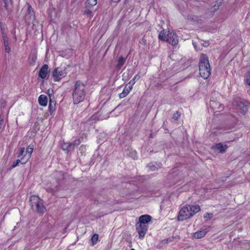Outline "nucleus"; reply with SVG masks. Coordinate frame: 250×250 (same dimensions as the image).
Here are the masks:
<instances>
[{"label":"nucleus","instance_id":"32","mask_svg":"<svg viewBox=\"0 0 250 250\" xmlns=\"http://www.w3.org/2000/svg\"><path fill=\"white\" fill-rule=\"evenodd\" d=\"M246 82L248 84L250 85V73L247 75L246 77Z\"/></svg>","mask_w":250,"mask_h":250},{"label":"nucleus","instance_id":"2","mask_svg":"<svg viewBox=\"0 0 250 250\" xmlns=\"http://www.w3.org/2000/svg\"><path fill=\"white\" fill-rule=\"evenodd\" d=\"M85 97V85L80 81H77L75 84L73 93V100L74 104L83 102Z\"/></svg>","mask_w":250,"mask_h":250},{"label":"nucleus","instance_id":"16","mask_svg":"<svg viewBox=\"0 0 250 250\" xmlns=\"http://www.w3.org/2000/svg\"><path fill=\"white\" fill-rule=\"evenodd\" d=\"M39 104L43 106H45L47 104V98L44 95H41L38 99Z\"/></svg>","mask_w":250,"mask_h":250},{"label":"nucleus","instance_id":"37","mask_svg":"<svg viewBox=\"0 0 250 250\" xmlns=\"http://www.w3.org/2000/svg\"><path fill=\"white\" fill-rule=\"evenodd\" d=\"M192 44H193V46H194V48H195L196 50H198V48H197V46H196V43H195L194 42H192Z\"/></svg>","mask_w":250,"mask_h":250},{"label":"nucleus","instance_id":"5","mask_svg":"<svg viewBox=\"0 0 250 250\" xmlns=\"http://www.w3.org/2000/svg\"><path fill=\"white\" fill-rule=\"evenodd\" d=\"M31 208L39 213L43 214L46 210L42 200L38 196L32 195L30 198Z\"/></svg>","mask_w":250,"mask_h":250},{"label":"nucleus","instance_id":"15","mask_svg":"<svg viewBox=\"0 0 250 250\" xmlns=\"http://www.w3.org/2000/svg\"><path fill=\"white\" fill-rule=\"evenodd\" d=\"M209 105L211 108L213 109V111L216 109L218 110H222L223 107L219 103H216L214 101L211 100L209 103Z\"/></svg>","mask_w":250,"mask_h":250},{"label":"nucleus","instance_id":"30","mask_svg":"<svg viewBox=\"0 0 250 250\" xmlns=\"http://www.w3.org/2000/svg\"><path fill=\"white\" fill-rule=\"evenodd\" d=\"M212 216H213L212 213H206L204 215V217L205 219H207V220L210 219L212 217Z\"/></svg>","mask_w":250,"mask_h":250},{"label":"nucleus","instance_id":"31","mask_svg":"<svg viewBox=\"0 0 250 250\" xmlns=\"http://www.w3.org/2000/svg\"><path fill=\"white\" fill-rule=\"evenodd\" d=\"M57 188L55 187L54 188H47V190L52 194L55 193L57 191Z\"/></svg>","mask_w":250,"mask_h":250},{"label":"nucleus","instance_id":"29","mask_svg":"<svg viewBox=\"0 0 250 250\" xmlns=\"http://www.w3.org/2000/svg\"><path fill=\"white\" fill-rule=\"evenodd\" d=\"M84 14L89 16L90 18L93 16V14L91 10L88 9H85L84 11Z\"/></svg>","mask_w":250,"mask_h":250},{"label":"nucleus","instance_id":"27","mask_svg":"<svg viewBox=\"0 0 250 250\" xmlns=\"http://www.w3.org/2000/svg\"><path fill=\"white\" fill-rule=\"evenodd\" d=\"M20 163V159L17 160L15 162H14L11 165V166L10 167L9 169H11L16 167H17L19 164Z\"/></svg>","mask_w":250,"mask_h":250},{"label":"nucleus","instance_id":"26","mask_svg":"<svg viewBox=\"0 0 250 250\" xmlns=\"http://www.w3.org/2000/svg\"><path fill=\"white\" fill-rule=\"evenodd\" d=\"M71 143L72 144V146L71 148L72 149H73L75 146H78L81 143V141L80 139H76Z\"/></svg>","mask_w":250,"mask_h":250},{"label":"nucleus","instance_id":"28","mask_svg":"<svg viewBox=\"0 0 250 250\" xmlns=\"http://www.w3.org/2000/svg\"><path fill=\"white\" fill-rule=\"evenodd\" d=\"M29 158L28 157H21V158L20 159V163L22 165L26 164Z\"/></svg>","mask_w":250,"mask_h":250},{"label":"nucleus","instance_id":"14","mask_svg":"<svg viewBox=\"0 0 250 250\" xmlns=\"http://www.w3.org/2000/svg\"><path fill=\"white\" fill-rule=\"evenodd\" d=\"M208 230L207 229H204L201 230H199V231H197L194 233L193 237L195 238H197V239H200V238H203V237H204L205 236V235L208 232Z\"/></svg>","mask_w":250,"mask_h":250},{"label":"nucleus","instance_id":"21","mask_svg":"<svg viewBox=\"0 0 250 250\" xmlns=\"http://www.w3.org/2000/svg\"><path fill=\"white\" fill-rule=\"evenodd\" d=\"M223 0H218L215 1L212 7V11L213 12L216 11L217 9H218L220 6L221 5L222 3Z\"/></svg>","mask_w":250,"mask_h":250},{"label":"nucleus","instance_id":"34","mask_svg":"<svg viewBox=\"0 0 250 250\" xmlns=\"http://www.w3.org/2000/svg\"><path fill=\"white\" fill-rule=\"evenodd\" d=\"M27 6L28 11L29 13L31 14V12L33 11L32 7L31 6V5L29 4H27Z\"/></svg>","mask_w":250,"mask_h":250},{"label":"nucleus","instance_id":"19","mask_svg":"<svg viewBox=\"0 0 250 250\" xmlns=\"http://www.w3.org/2000/svg\"><path fill=\"white\" fill-rule=\"evenodd\" d=\"M237 106L238 109L243 114H245L248 110L247 106L245 105L243 103L240 102Z\"/></svg>","mask_w":250,"mask_h":250},{"label":"nucleus","instance_id":"11","mask_svg":"<svg viewBox=\"0 0 250 250\" xmlns=\"http://www.w3.org/2000/svg\"><path fill=\"white\" fill-rule=\"evenodd\" d=\"M212 148L215 150L219 152H225L227 148L226 145H224L222 143H218L213 146Z\"/></svg>","mask_w":250,"mask_h":250},{"label":"nucleus","instance_id":"6","mask_svg":"<svg viewBox=\"0 0 250 250\" xmlns=\"http://www.w3.org/2000/svg\"><path fill=\"white\" fill-rule=\"evenodd\" d=\"M67 74L64 67H57L52 72V78L54 82H59L64 78Z\"/></svg>","mask_w":250,"mask_h":250},{"label":"nucleus","instance_id":"1","mask_svg":"<svg viewBox=\"0 0 250 250\" xmlns=\"http://www.w3.org/2000/svg\"><path fill=\"white\" fill-rule=\"evenodd\" d=\"M200 210V208L198 205H187L180 210L177 219L179 221H183L190 218Z\"/></svg>","mask_w":250,"mask_h":250},{"label":"nucleus","instance_id":"41","mask_svg":"<svg viewBox=\"0 0 250 250\" xmlns=\"http://www.w3.org/2000/svg\"><path fill=\"white\" fill-rule=\"evenodd\" d=\"M178 116H179V115H178ZM175 117H176V119H177L178 118V117H176V116H173V118H175Z\"/></svg>","mask_w":250,"mask_h":250},{"label":"nucleus","instance_id":"7","mask_svg":"<svg viewBox=\"0 0 250 250\" xmlns=\"http://www.w3.org/2000/svg\"><path fill=\"white\" fill-rule=\"evenodd\" d=\"M183 177L182 173L177 168L171 169V172L168 175V178L173 180L174 182H176Z\"/></svg>","mask_w":250,"mask_h":250},{"label":"nucleus","instance_id":"43","mask_svg":"<svg viewBox=\"0 0 250 250\" xmlns=\"http://www.w3.org/2000/svg\"><path fill=\"white\" fill-rule=\"evenodd\" d=\"M131 250H135L134 249H131Z\"/></svg>","mask_w":250,"mask_h":250},{"label":"nucleus","instance_id":"33","mask_svg":"<svg viewBox=\"0 0 250 250\" xmlns=\"http://www.w3.org/2000/svg\"><path fill=\"white\" fill-rule=\"evenodd\" d=\"M31 59L32 60V63H34L37 60V57L35 55H33L30 57Z\"/></svg>","mask_w":250,"mask_h":250},{"label":"nucleus","instance_id":"36","mask_svg":"<svg viewBox=\"0 0 250 250\" xmlns=\"http://www.w3.org/2000/svg\"><path fill=\"white\" fill-rule=\"evenodd\" d=\"M146 41L145 39H142L140 41V43L142 44H145L146 43Z\"/></svg>","mask_w":250,"mask_h":250},{"label":"nucleus","instance_id":"38","mask_svg":"<svg viewBox=\"0 0 250 250\" xmlns=\"http://www.w3.org/2000/svg\"><path fill=\"white\" fill-rule=\"evenodd\" d=\"M112 0V1L115 2V3L119 2L120 1V0Z\"/></svg>","mask_w":250,"mask_h":250},{"label":"nucleus","instance_id":"17","mask_svg":"<svg viewBox=\"0 0 250 250\" xmlns=\"http://www.w3.org/2000/svg\"><path fill=\"white\" fill-rule=\"evenodd\" d=\"M2 34L3 39L4 41V45L5 50L6 52L9 53L11 51V48L9 46L8 40L7 37L3 33Z\"/></svg>","mask_w":250,"mask_h":250},{"label":"nucleus","instance_id":"39","mask_svg":"<svg viewBox=\"0 0 250 250\" xmlns=\"http://www.w3.org/2000/svg\"><path fill=\"white\" fill-rule=\"evenodd\" d=\"M85 147L82 146H81L80 149H83Z\"/></svg>","mask_w":250,"mask_h":250},{"label":"nucleus","instance_id":"4","mask_svg":"<svg viewBox=\"0 0 250 250\" xmlns=\"http://www.w3.org/2000/svg\"><path fill=\"white\" fill-rule=\"evenodd\" d=\"M160 40L166 41L171 45L175 46L178 43V37L176 34L172 31H165L163 30L159 34Z\"/></svg>","mask_w":250,"mask_h":250},{"label":"nucleus","instance_id":"23","mask_svg":"<svg viewBox=\"0 0 250 250\" xmlns=\"http://www.w3.org/2000/svg\"><path fill=\"white\" fill-rule=\"evenodd\" d=\"M98 238H99V236L97 234H94L92 235V236L91 238V242L92 243V246H94L95 244H96V243L98 241Z\"/></svg>","mask_w":250,"mask_h":250},{"label":"nucleus","instance_id":"35","mask_svg":"<svg viewBox=\"0 0 250 250\" xmlns=\"http://www.w3.org/2000/svg\"><path fill=\"white\" fill-rule=\"evenodd\" d=\"M3 122V118L2 116H0V129L2 128Z\"/></svg>","mask_w":250,"mask_h":250},{"label":"nucleus","instance_id":"9","mask_svg":"<svg viewBox=\"0 0 250 250\" xmlns=\"http://www.w3.org/2000/svg\"><path fill=\"white\" fill-rule=\"evenodd\" d=\"M49 72L48 65L47 64H44L39 71V76L42 79L48 78Z\"/></svg>","mask_w":250,"mask_h":250},{"label":"nucleus","instance_id":"3","mask_svg":"<svg viewBox=\"0 0 250 250\" xmlns=\"http://www.w3.org/2000/svg\"><path fill=\"white\" fill-rule=\"evenodd\" d=\"M199 72L201 76L205 79H208L210 75V67L207 56L201 54L200 58Z\"/></svg>","mask_w":250,"mask_h":250},{"label":"nucleus","instance_id":"13","mask_svg":"<svg viewBox=\"0 0 250 250\" xmlns=\"http://www.w3.org/2000/svg\"><path fill=\"white\" fill-rule=\"evenodd\" d=\"M162 167V165L160 163L158 162H152L149 163L147 165V167L151 171H154L156 170H158L160 168Z\"/></svg>","mask_w":250,"mask_h":250},{"label":"nucleus","instance_id":"24","mask_svg":"<svg viewBox=\"0 0 250 250\" xmlns=\"http://www.w3.org/2000/svg\"><path fill=\"white\" fill-rule=\"evenodd\" d=\"M97 3V0H87L86 2V6H93Z\"/></svg>","mask_w":250,"mask_h":250},{"label":"nucleus","instance_id":"18","mask_svg":"<svg viewBox=\"0 0 250 250\" xmlns=\"http://www.w3.org/2000/svg\"><path fill=\"white\" fill-rule=\"evenodd\" d=\"M132 86L130 85L127 87L126 86L124 89L123 92L119 94V97L120 98H123L125 97L126 95L128 94L130 90L132 89Z\"/></svg>","mask_w":250,"mask_h":250},{"label":"nucleus","instance_id":"10","mask_svg":"<svg viewBox=\"0 0 250 250\" xmlns=\"http://www.w3.org/2000/svg\"><path fill=\"white\" fill-rule=\"evenodd\" d=\"M34 149V146L32 145H30L27 148H26V151H25L24 148H21L20 150V155H28L30 156L32 153L33 152V150Z\"/></svg>","mask_w":250,"mask_h":250},{"label":"nucleus","instance_id":"8","mask_svg":"<svg viewBox=\"0 0 250 250\" xmlns=\"http://www.w3.org/2000/svg\"><path fill=\"white\" fill-rule=\"evenodd\" d=\"M136 230L139 234L140 238H143L148 229L147 225L137 223L136 224Z\"/></svg>","mask_w":250,"mask_h":250},{"label":"nucleus","instance_id":"40","mask_svg":"<svg viewBox=\"0 0 250 250\" xmlns=\"http://www.w3.org/2000/svg\"><path fill=\"white\" fill-rule=\"evenodd\" d=\"M178 116H179V115H178ZM175 117H176V119H177L178 118V117H176V116H173V118H175Z\"/></svg>","mask_w":250,"mask_h":250},{"label":"nucleus","instance_id":"12","mask_svg":"<svg viewBox=\"0 0 250 250\" xmlns=\"http://www.w3.org/2000/svg\"><path fill=\"white\" fill-rule=\"evenodd\" d=\"M151 219V217L149 215H143L139 217V222L138 223L146 225Z\"/></svg>","mask_w":250,"mask_h":250},{"label":"nucleus","instance_id":"25","mask_svg":"<svg viewBox=\"0 0 250 250\" xmlns=\"http://www.w3.org/2000/svg\"><path fill=\"white\" fill-rule=\"evenodd\" d=\"M141 78V76L139 74H138L137 75H136L134 78L130 81L129 82V84H131V85L132 86V85H133L135 83V80H139L140 78Z\"/></svg>","mask_w":250,"mask_h":250},{"label":"nucleus","instance_id":"22","mask_svg":"<svg viewBox=\"0 0 250 250\" xmlns=\"http://www.w3.org/2000/svg\"><path fill=\"white\" fill-rule=\"evenodd\" d=\"M126 61V59L123 56H121L119 57L118 61L117 66L119 68H121L123 65L124 64Z\"/></svg>","mask_w":250,"mask_h":250},{"label":"nucleus","instance_id":"42","mask_svg":"<svg viewBox=\"0 0 250 250\" xmlns=\"http://www.w3.org/2000/svg\"><path fill=\"white\" fill-rule=\"evenodd\" d=\"M178 116H179V115H178ZM175 117H176V119H177L178 118V117H176V116H173V118H175Z\"/></svg>","mask_w":250,"mask_h":250},{"label":"nucleus","instance_id":"20","mask_svg":"<svg viewBox=\"0 0 250 250\" xmlns=\"http://www.w3.org/2000/svg\"><path fill=\"white\" fill-rule=\"evenodd\" d=\"M72 146V144L70 143H64L62 146V150L67 151H69L72 150L71 148Z\"/></svg>","mask_w":250,"mask_h":250}]
</instances>
